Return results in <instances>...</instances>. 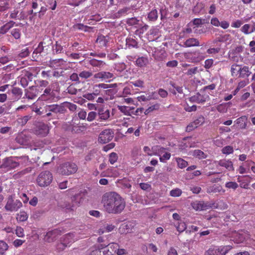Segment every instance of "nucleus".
Listing matches in <instances>:
<instances>
[{"label":"nucleus","instance_id":"nucleus-29","mask_svg":"<svg viewBox=\"0 0 255 255\" xmlns=\"http://www.w3.org/2000/svg\"><path fill=\"white\" fill-rule=\"evenodd\" d=\"M126 44L128 47H132L136 48L138 47L137 42L132 37H128L127 38Z\"/></svg>","mask_w":255,"mask_h":255},{"label":"nucleus","instance_id":"nucleus-31","mask_svg":"<svg viewBox=\"0 0 255 255\" xmlns=\"http://www.w3.org/2000/svg\"><path fill=\"white\" fill-rule=\"evenodd\" d=\"M148 19L150 21H154L158 18V13L156 9H152L148 14Z\"/></svg>","mask_w":255,"mask_h":255},{"label":"nucleus","instance_id":"nucleus-7","mask_svg":"<svg viewBox=\"0 0 255 255\" xmlns=\"http://www.w3.org/2000/svg\"><path fill=\"white\" fill-rule=\"evenodd\" d=\"M22 206L21 202L17 199L14 200L11 196H9L7 200L6 204L4 207L7 211H17Z\"/></svg>","mask_w":255,"mask_h":255},{"label":"nucleus","instance_id":"nucleus-55","mask_svg":"<svg viewBox=\"0 0 255 255\" xmlns=\"http://www.w3.org/2000/svg\"><path fill=\"white\" fill-rule=\"evenodd\" d=\"M181 190L178 188L172 190L170 192V195L173 197H178L181 195Z\"/></svg>","mask_w":255,"mask_h":255},{"label":"nucleus","instance_id":"nucleus-50","mask_svg":"<svg viewBox=\"0 0 255 255\" xmlns=\"http://www.w3.org/2000/svg\"><path fill=\"white\" fill-rule=\"evenodd\" d=\"M159 108V105L158 104H156L153 106L149 107L148 109H147L145 112L144 114L145 115L148 114L151 112H152L154 110H158Z\"/></svg>","mask_w":255,"mask_h":255},{"label":"nucleus","instance_id":"nucleus-26","mask_svg":"<svg viewBox=\"0 0 255 255\" xmlns=\"http://www.w3.org/2000/svg\"><path fill=\"white\" fill-rule=\"evenodd\" d=\"M89 63L93 67L101 68L105 65V63L96 59H92L89 61Z\"/></svg>","mask_w":255,"mask_h":255},{"label":"nucleus","instance_id":"nucleus-37","mask_svg":"<svg viewBox=\"0 0 255 255\" xmlns=\"http://www.w3.org/2000/svg\"><path fill=\"white\" fill-rule=\"evenodd\" d=\"M106 247H108L112 255H113V253H116L118 248H119V245L117 243H112L109 244L108 245L106 246Z\"/></svg>","mask_w":255,"mask_h":255},{"label":"nucleus","instance_id":"nucleus-4","mask_svg":"<svg viewBox=\"0 0 255 255\" xmlns=\"http://www.w3.org/2000/svg\"><path fill=\"white\" fill-rule=\"evenodd\" d=\"M63 107L62 103L46 105L44 107L45 114L43 116V117L49 118L50 119L57 118L58 115L64 114Z\"/></svg>","mask_w":255,"mask_h":255},{"label":"nucleus","instance_id":"nucleus-27","mask_svg":"<svg viewBox=\"0 0 255 255\" xmlns=\"http://www.w3.org/2000/svg\"><path fill=\"white\" fill-rule=\"evenodd\" d=\"M11 93L14 96V100H18L21 98L22 95V90L19 88L13 87L11 90Z\"/></svg>","mask_w":255,"mask_h":255},{"label":"nucleus","instance_id":"nucleus-28","mask_svg":"<svg viewBox=\"0 0 255 255\" xmlns=\"http://www.w3.org/2000/svg\"><path fill=\"white\" fill-rule=\"evenodd\" d=\"M108 39L103 35H100L98 37L96 42L101 47H105L108 42Z\"/></svg>","mask_w":255,"mask_h":255},{"label":"nucleus","instance_id":"nucleus-58","mask_svg":"<svg viewBox=\"0 0 255 255\" xmlns=\"http://www.w3.org/2000/svg\"><path fill=\"white\" fill-rule=\"evenodd\" d=\"M235 237L238 239L239 242H243L246 238V235L243 233H237L235 235Z\"/></svg>","mask_w":255,"mask_h":255},{"label":"nucleus","instance_id":"nucleus-33","mask_svg":"<svg viewBox=\"0 0 255 255\" xmlns=\"http://www.w3.org/2000/svg\"><path fill=\"white\" fill-rule=\"evenodd\" d=\"M118 109L125 115L130 116L133 112H129L128 107L125 106H118Z\"/></svg>","mask_w":255,"mask_h":255},{"label":"nucleus","instance_id":"nucleus-8","mask_svg":"<svg viewBox=\"0 0 255 255\" xmlns=\"http://www.w3.org/2000/svg\"><path fill=\"white\" fill-rule=\"evenodd\" d=\"M114 136V131L111 129H106L102 131L99 136V141L102 143H106L111 141Z\"/></svg>","mask_w":255,"mask_h":255},{"label":"nucleus","instance_id":"nucleus-63","mask_svg":"<svg viewBox=\"0 0 255 255\" xmlns=\"http://www.w3.org/2000/svg\"><path fill=\"white\" fill-rule=\"evenodd\" d=\"M44 46L40 44L39 43L38 46L37 48H36L32 53V57H34L33 55L35 54H37L38 53H41L43 50Z\"/></svg>","mask_w":255,"mask_h":255},{"label":"nucleus","instance_id":"nucleus-20","mask_svg":"<svg viewBox=\"0 0 255 255\" xmlns=\"http://www.w3.org/2000/svg\"><path fill=\"white\" fill-rule=\"evenodd\" d=\"M236 124L239 125L241 129H245L247 125V118L246 116H242L236 120Z\"/></svg>","mask_w":255,"mask_h":255},{"label":"nucleus","instance_id":"nucleus-41","mask_svg":"<svg viewBox=\"0 0 255 255\" xmlns=\"http://www.w3.org/2000/svg\"><path fill=\"white\" fill-rule=\"evenodd\" d=\"M139 20H138L136 17L128 18L126 20L127 23L130 26H133L137 24Z\"/></svg>","mask_w":255,"mask_h":255},{"label":"nucleus","instance_id":"nucleus-11","mask_svg":"<svg viewBox=\"0 0 255 255\" xmlns=\"http://www.w3.org/2000/svg\"><path fill=\"white\" fill-rule=\"evenodd\" d=\"M25 94L23 98H26L28 99H34L38 95V90L35 86H31L24 90Z\"/></svg>","mask_w":255,"mask_h":255},{"label":"nucleus","instance_id":"nucleus-47","mask_svg":"<svg viewBox=\"0 0 255 255\" xmlns=\"http://www.w3.org/2000/svg\"><path fill=\"white\" fill-rule=\"evenodd\" d=\"M204 8L203 4L201 2H197L194 7L193 11L194 13H199Z\"/></svg>","mask_w":255,"mask_h":255},{"label":"nucleus","instance_id":"nucleus-9","mask_svg":"<svg viewBox=\"0 0 255 255\" xmlns=\"http://www.w3.org/2000/svg\"><path fill=\"white\" fill-rule=\"evenodd\" d=\"M48 127L47 125L42 123H37L33 129V132L35 134L41 136H45L48 134Z\"/></svg>","mask_w":255,"mask_h":255},{"label":"nucleus","instance_id":"nucleus-48","mask_svg":"<svg viewBox=\"0 0 255 255\" xmlns=\"http://www.w3.org/2000/svg\"><path fill=\"white\" fill-rule=\"evenodd\" d=\"M186 228V225L183 222L179 223L178 225L176 227L177 230L179 232V233L185 231Z\"/></svg>","mask_w":255,"mask_h":255},{"label":"nucleus","instance_id":"nucleus-35","mask_svg":"<svg viewBox=\"0 0 255 255\" xmlns=\"http://www.w3.org/2000/svg\"><path fill=\"white\" fill-rule=\"evenodd\" d=\"M85 128V126H74V125L72 124L69 127V129L72 131H74L75 132H80L83 130V129Z\"/></svg>","mask_w":255,"mask_h":255},{"label":"nucleus","instance_id":"nucleus-2","mask_svg":"<svg viewBox=\"0 0 255 255\" xmlns=\"http://www.w3.org/2000/svg\"><path fill=\"white\" fill-rule=\"evenodd\" d=\"M22 159H23L24 162L27 161H28V157L27 156H23L5 158L3 160L0 168L5 169L7 171L14 169L17 167L20 164H22V161L20 160Z\"/></svg>","mask_w":255,"mask_h":255},{"label":"nucleus","instance_id":"nucleus-56","mask_svg":"<svg viewBox=\"0 0 255 255\" xmlns=\"http://www.w3.org/2000/svg\"><path fill=\"white\" fill-rule=\"evenodd\" d=\"M30 53V51L29 50L28 48H26L24 49H22L20 53L18 54L19 57L21 58H25L29 55Z\"/></svg>","mask_w":255,"mask_h":255},{"label":"nucleus","instance_id":"nucleus-49","mask_svg":"<svg viewBox=\"0 0 255 255\" xmlns=\"http://www.w3.org/2000/svg\"><path fill=\"white\" fill-rule=\"evenodd\" d=\"M177 162L178 167L180 168H183L188 165L187 162L182 158H178Z\"/></svg>","mask_w":255,"mask_h":255},{"label":"nucleus","instance_id":"nucleus-32","mask_svg":"<svg viewBox=\"0 0 255 255\" xmlns=\"http://www.w3.org/2000/svg\"><path fill=\"white\" fill-rule=\"evenodd\" d=\"M31 117L29 115L25 116L23 117L18 118L17 122L19 125L23 126L30 119Z\"/></svg>","mask_w":255,"mask_h":255},{"label":"nucleus","instance_id":"nucleus-62","mask_svg":"<svg viewBox=\"0 0 255 255\" xmlns=\"http://www.w3.org/2000/svg\"><path fill=\"white\" fill-rule=\"evenodd\" d=\"M15 233L19 237H23L24 236V230L20 227H17L15 230Z\"/></svg>","mask_w":255,"mask_h":255},{"label":"nucleus","instance_id":"nucleus-42","mask_svg":"<svg viewBox=\"0 0 255 255\" xmlns=\"http://www.w3.org/2000/svg\"><path fill=\"white\" fill-rule=\"evenodd\" d=\"M80 78L78 74L73 73L70 76V80L72 81L75 82L76 84H80L81 83Z\"/></svg>","mask_w":255,"mask_h":255},{"label":"nucleus","instance_id":"nucleus-3","mask_svg":"<svg viewBox=\"0 0 255 255\" xmlns=\"http://www.w3.org/2000/svg\"><path fill=\"white\" fill-rule=\"evenodd\" d=\"M83 199V193L81 192L71 197V203L61 202L58 203V206L68 211H73L80 206Z\"/></svg>","mask_w":255,"mask_h":255},{"label":"nucleus","instance_id":"nucleus-14","mask_svg":"<svg viewBox=\"0 0 255 255\" xmlns=\"http://www.w3.org/2000/svg\"><path fill=\"white\" fill-rule=\"evenodd\" d=\"M217 164L223 167H225L229 171H234V168L233 163L230 160H227L226 159H221L216 162Z\"/></svg>","mask_w":255,"mask_h":255},{"label":"nucleus","instance_id":"nucleus-44","mask_svg":"<svg viewBox=\"0 0 255 255\" xmlns=\"http://www.w3.org/2000/svg\"><path fill=\"white\" fill-rule=\"evenodd\" d=\"M199 72L198 68L197 67H194L188 69L187 71L186 72V74L188 76H192Z\"/></svg>","mask_w":255,"mask_h":255},{"label":"nucleus","instance_id":"nucleus-19","mask_svg":"<svg viewBox=\"0 0 255 255\" xmlns=\"http://www.w3.org/2000/svg\"><path fill=\"white\" fill-rule=\"evenodd\" d=\"M15 24V22L12 20H10L9 22L6 23L5 24L2 25L0 28V34H4L8 30L13 27Z\"/></svg>","mask_w":255,"mask_h":255},{"label":"nucleus","instance_id":"nucleus-21","mask_svg":"<svg viewBox=\"0 0 255 255\" xmlns=\"http://www.w3.org/2000/svg\"><path fill=\"white\" fill-rule=\"evenodd\" d=\"M252 72L249 70L248 66H244L240 70V74L239 75V78H247L251 74Z\"/></svg>","mask_w":255,"mask_h":255},{"label":"nucleus","instance_id":"nucleus-53","mask_svg":"<svg viewBox=\"0 0 255 255\" xmlns=\"http://www.w3.org/2000/svg\"><path fill=\"white\" fill-rule=\"evenodd\" d=\"M17 218L20 221L23 222V221H26L27 219L28 216H27V214L24 212H20V213L17 215Z\"/></svg>","mask_w":255,"mask_h":255},{"label":"nucleus","instance_id":"nucleus-59","mask_svg":"<svg viewBox=\"0 0 255 255\" xmlns=\"http://www.w3.org/2000/svg\"><path fill=\"white\" fill-rule=\"evenodd\" d=\"M213 60L212 59H208L205 60L204 67L206 69H210L213 64Z\"/></svg>","mask_w":255,"mask_h":255},{"label":"nucleus","instance_id":"nucleus-51","mask_svg":"<svg viewBox=\"0 0 255 255\" xmlns=\"http://www.w3.org/2000/svg\"><path fill=\"white\" fill-rule=\"evenodd\" d=\"M226 187L229 189H236L238 187V184L235 182H228L225 184Z\"/></svg>","mask_w":255,"mask_h":255},{"label":"nucleus","instance_id":"nucleus-22","mask_svg":"<svg viewBox=\"0 0 255 255\" xmlns=\"http://www.w3.org/2000/svg\"><path fill=\"white\" fill-rule=\"evenodd\" d=\"M77 240L75 238V235L73 233H69L64 236L63 242L68 246L69 244L73 243Z\"/></svg>","mask_w":255,"mask_h":255},{"label":"nucleus","instance_id":"nucleus-64","mask_svg":"<svg viewBox=\"0 0 255 255\" xmlns=\"http://www.w3.org/2000/svg\"><path fill=\"white\" fill-rule=\"evenodd\" d=\"M230 34H225L224 35L221 36L218 38V42H224L227 41L230 39Z\"/></svg>","mask_w":255,"mask_h":255},{"label":"nucleus","instance_id":"nucleus-25","mask_svg":"<svg viewBox=\"0 0 255 255\" xmlns=\"http://www.w3.org/2000/svg\"><path fill=\"white\" fill-rule=\"evenodd\" d=\"M62 106L64 108V114L67 112V109H69V110L71 112H74L76 110L77 106L73 103L69 102H64L62 103Z\"/></svg>","mask_w":255,"mask_h":255},{"label":"nucleus","instance_id":"nucleus-60","mask_svg":"<svg viewBox=\"0 0 255 255\" xmlns=\"http://www.w3.org/2000/svg\"><path fill=\"white\" fill-rule=\"evenodd\" d=\"M193 122L198 127L202 125L204 123V118L203 117L200 116L196 119Z\"/></svg>","mask_w":255,"mask_h":255},{"label":"nucleus","instance_id":"nucleus-13","mask_svg":"<svg viewBox=\"0 0 255 255\" xmlns=\"http://www.w3.org/2000/svg\"><path fill=\"white\" fill-rule=\"evenodd\" d=\"M114 77V74L109 72L102 71L96 73L94 75L95 79H101V81H106L109 79L113 78Z\"/></svg>","mask_w":255,"mask_h":255},{"label":"nucleus","instance_id":"nucleus-24","mask_svg":"<svg viewBox=\"0 0 255 255\" xmlns=\"http://www.w3.org/2000/svg\"><path fill=\"white\" fill-rule=\"evenodd\" d=\"M148 63V59L147 57L141 56L138 57L136 60V65L140 67L146 66Z\"/></svg>","mask_w":255,"mask_h":255},{"label":"nucleus","instance_id":"nucleus-17","mask_svg":"<svg viewBox=\"0 0 255 255\" xmlns=\"http://www.w3.org/2000/svg\"><path fill=\"white\" fill-rule=\"evenodd\" d=\"M54 96L53 91L49 87H47L44 91L43 94L41 95L40 98L43 101L50 100Z\"/></svg>","mask_w":255,"mask_h":255},{"label":"nucleus","instance_id":"nucleus-15","mask_svg":"<svg viewBox=\"0 0 255 255\" xmlns=\"http://www.w3.org/2000/svg\"><path fill=\"white\" fill-rule=\"evenodd\" d=\"M97 115L101 120L106 121L110 118V111L104 108H100L97 110Z\"/></svg>","mask_w":255,"mask_h":255},{"label":"nucleus","instance_id":"nucleus-45","mask_svg":"<svg viewBox=\"0 0 255 255\" xmlns=\"http://www.w3.org/2000/svg\"><path fill=\"white\" fill-rule=\"evenodd\" d=\"M118 159V155L115 152H112L109 155V161L112 164H113L115 163Z\"/></svg>","mask_w":255,"mask_h":255},{"label":"nucleus","instance_id":"nucleus-1","mask_svg":"<svg viewBox=\"0 0 255 255\" xmlns=\"http://www.w3.org/2000/svg\"><path fill=\"white\" fill-rule=\"evenodd\" d=\"M102 202L105 210L110 214H120L126 206L124 199L114 192L105 193L102 197Z\"/></svg>","mask_w":255,"mask_h":255},{"label":"nucleus","instance_id":"nucleus-40","mask_svg":"<svg viewBox=\"0 0 255 255\" xmlns=\"http://www.w3.org/2000/svg\"><path fill=\"white\" fill-rule=\"evenodd\" d=\"M234 151L233 147L230 145H227L224 147L222 149V152L225 154H229L232 153Z\"/></svg>","mask_w":255,"mask_h":255},{"label":"nucleus","instance_id":"nucleus-39","mask_svg":"<svg viewBox=\"0 0 255 255\" xmlns=\"http://www.w3.org/2000/svg\"><path fill=\"white\" fill-rule=\"evenodd\" d=\"M11 34L15 39H18L20 38L21 32L19 28H14L11 31Z\"/></svg>","mask_w":255,"mask_h":255},{"label":"nucleus","instance_id":"nucleus-12","mask_svg":"<svg viewBox=\"0 0 255 255\" xmlns=\"http://www.w3.org/2000/svg\"><path fill=\"white\" fill-rule=\"evenodd\" d=\"M191 206L196 211L206 210L211 208L210 204L203 201H196L191 203Z\"/></svg>","mask_w":255,"mask_h":255},{"label":"nucleus","instance_id":"nucleus-6","mask_svg":"<svg viewBox=\"0 0 255 255\" xmlns=\"http://www.w3.org/2000/svg\"><path fill=\"white\" fill-rule=\"evenodd\" d=\"M53 176L49 171L41 172L38 176L36 181L38 185L40 187L48 186L52 182Z\"/></svg>","mask_w":255,"mask_h":255},{"label":"nucleus","instance_id":"nucleus-23","mask_svg":"<svg viewBox=\"0 0 255 255\" xmlns=\"http://www.w3.org/2000/svg\"><path fill=\"white\" fill-rule=\"evenodd\" d=\"M184 45L186 47L198 46L200 45V43L197 39L191 38L186 40Z\"/></svg>","mask_w":255,"mask_h":255},{"label":"nucleus","instance_id":"nucleus-10","mask_svg":"<svg viewBox=\"0 0 255 255\" xmlns=\"http://www.w3.org/2000/svg\"><path fill=\"white\" fill-rule=\"evenodd\" d=\"M229 246H225L217 249H209L205 253V255H225L231 250Z\"/></svg>","mask_w":255,"mask_h":255},{"label":"nucleus","instance_id":"nucleus-30","mask_svg":"<svg viewBox=\"0 0 255 255\" xmlns=\"http://www.w3.org/2000/svg\"><path fill=\"white\" fill-rule=\"evenodd\" d=\"M190 101L192 102H196L198 103H203L205 101L203 97L198 93L190 97Z\"/></svg>","mask_w":255,"mask_h":255},{"label":"nucleus","instance_id":"nucleus-36","mask_svg":"<svg viewBox=\"0 0 255 255\" xmlns=\"http://www.w3.org/2000/svg\"><path fill=\"white\" fill-rule=\"evenodd\" d=\"M92 75V73L89 71H82L79 74V77L84 79L91 77Z\"/></svg>","mask_w":255,"mask_h":255},{"label":"nucleus","instance_id":"nucleus-57","mask_svg":"<svg viewBox=\"0 0 255 255\" xmlns=\"http://www.w3.org/2000/svg\"><path fill=\"white\" fill-rule=\"evenodd\" d=\"M97 116V113L95 112H90L88 113L87 120L89 122H92L95 119Z\"/></svg>","mask_w":255,"mask_h":255},{"label":"nucleus","instance_id":"nucleus-34","mask_svg":"<svg viewBox=\"0 0 255 255\" xmlns=\"http://www.w3.org/2000/svg\"><path fill=\"white\" fill-rule=\"evenodd\" d=\"M66 62L63 59H57L52 60L50 61V64L52 66H59L64 64Z\"/></svg>","mask_w":255,"mask_h":255},{"label":"nucleus","instance_id":"nucleus-16","mask_svg":"<svg viewBox=\"0 0 255 255\" xmlns=\"http://www.w3.org/2000/svg\"><path fill=\"white\" fill-rule=\"evenodd\" d=\"M58 233V231L57 230L49 231L45 235L44 240L48 243L53 242L56 239Z\"/></svg>","mask_w":255,"mask_h":255},{"label":"nucleus","instance_id":"nucleus-54","mask_svg":"<svg viewBox=\"0 0 255 255\" xmlns=\"http://www.w3.org/2000/svg\"><path fill=\"white\" fill-rule=\"evenodd\" d=\"M8 248L7 244L3 241H0V251L2 254L7 251Z\"/></svg>","mask_w":255,"mask_h":255},{"label":"nucleus","instance_id":"nucleus-18","mask_svg":"<svg viewBox=\"0 0 255 255\" xmlns=\"http://www.w3.org/2000/svg\"><path fill=\"white\" fill-rule=\"evenodd\" d=\"M30 136L29 134L21 133L16 138V141L21 145L26 144L30 141Z\"/></svg>","mask_w":255,"mask_h":255},{"label":"nucleus","instance_id":"nucleus-43","mask_svg":"<svg viewBox=\"0 0 255 255\" xmlns=\"http://www.w3.org/2000/svg\"><path fill=\"white\" fill-rule=\"evenodd\" d=\"M193 155L199 158H205L206 155L200 150H195L193 152Z\"/></svg>","mask_w":255,"mask_h":255},{"label":"nucleus","instance_id":"nucleus-52","mask_svg":"<svg viewBox=\"0 0 255 255\" xmlns=\"http://www.w3.org/2000/svg\"><path fill=\"white\" fill-rule=\"evenodd\" d=\"M240 66L241 65L237 64H234L231 66V72L232 76H234L235 75H237V72L238 71Z\"/></svg>","mask_w":255,"mask_h":255},{"label":"nucleus","instance_id":"nucleus-46","mask_svg":"<svg viewBox=\"0 0 255 255\" xmlns=\"http://www.w3.org/2000/svg\"><path fill=\"white\" fill-rule=\"evenodd\" d=\"M250 29H251V25L249 24H246L242 27L241 30L244 34H249L251 33V30L249 31Z\"/></svg>","mask_w":255,"mask_h":255},{"label":"nucleus","instance_id":"nucleus-38","mask_svg":"<svg viewBox=\"0 0 255 255\" xmlns=\"http://www.w3.org/2000/svg\"><path fill=\"white\" fill-rule=\"evenodd\" d=\"M40 43L41 45H42L44 47H46L51 45L52 43V41L48 36H45L43 38V41Z\"/></svg>","mask_w":255,"mask_h":255},{"label":"nucleus","instance_id":"nucleus-5","mask_svg":"<svg viewBox=\"0 0 255 255\" xmlns=\"http://www.w3.org/2000/svg\"><path fill=\"white\" fill-rule=\"evenodd\" d=\"M77 165L73 162H66L61 164L59 168V173L63 175H70L77 172Z\"/></svg>","mask_w":255,"mask_h":255},{"label":"nucleus","instance_id":"nucleus-61","mask_svg":"<svg viewBox=\"0 0 255 255\" xmlns=\"http://www.w3.org/2000/svg\"><path fill=\"white\" fill-rule=\"evenodd\" d=\"M74 27L75 29H77L79 30H83L85 31H86L87 30V28H88V26L86 25H84L83 24L81 23H78L75 25H74Z\"/></svg>","mask_w":255,"mask_h":255}]
</instances>
